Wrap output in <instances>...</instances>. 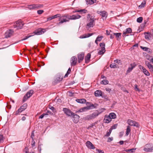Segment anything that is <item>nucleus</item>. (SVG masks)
Wrapping results in <instances>:
<instances>
[{
	"mask_svg": "<svg viewBox=\"0 0 153 153\" xmlns=\"http://www.w3.org/2000/svg\"><path fill=\"white\" fill-rule=\"evenodd\" d=\"M76 101L79 103L84 104L85 103L86 100L85 99H77L76 100Z\"/></svg>",
	"mask_w": 153,
	"mask_h": 153,
	"instance_id": "obj_25",
	"label": "nucleus"
},
{
	"mask_svg": "<svg viewBox=\"0 0 153 153\" xmlns=\"http://www.w3.org/2000/svg\"><path fill=\"white\" fill-rule=\"evenodd\" d=\"M35 145V142L32 139V141H31V146L32 147H34Z\"/></svg>",
	"mask_w": 153,
	"mask_h": 153,
	"instance_id": "obj_52",
	"label": "nucleus"
},
{
	"mask_svg": "<svg viewBox=\"0 0 153 153\" xmlns=\"http://www.w3.org/2000/svg\"><path fill=\"white\" fill-rule=\"evenodd\" d=\"M34 91L32 90H31L28 91L24 96L23 99V101L24 102L28 98L31 97Z\"/></svg>",
	"mask_w": 153,
	"mask_h": 153,
	"instance_id": "obj_6",
	"label": "nucleus"
},
{
	"mask_svg": "<svg viewBox=\"0 0 153 153\" xmlns=\"http://www.w3.org/2000/svg\"><path fill=\"white\" fill-rule=\"evenodd\" d=\"M113 140V137H108V139L107 142H110Z\"/></svg>",
	"mask_w": 153,
	"mask_h": 153,
	"instance_id": "obj_55",
	"label": "nucleus"
},
{
	"mask_svg": "<svg viewBox=\"0 0 153 153\" xmlns=\"http://www.w3.org/2000/svg\"><path fill=\"white\" fill-rule=\"evenodd\" d=\"M143 20V17H140L139 18H137V22L139 23H140L142 22Z\"/></svg>",
	"mask_w": 153,
	"mask_h": 153,
	"instance_id": "obj_43",
	"label": "nucleus"
},
{
	"mask_svg": "<svg viewBox=\"0 0 153 153\" xmlns=\"http://www.w3.org/2000/svg\"><path fill=\"white\" fill-rule=\"evenodd\" d=\"M111 133V131H108V132L105 135V136H107V137H108V136H109L110 134Z\"/></svg>",
	"mask_w": 153,
	"mask_h": 153,
	"instance_id": "obj_64",
	"label": "nucleus"
},
{
	"mask_svg": "<svg viewBox=\"0 0 153 153\" xmlns=\"http://www.w3.org/2000/svg\"><path fill=\"white\" fill-rule=\"evenodd\" d=\"M63 111L66 115L69 117H71L74 114V113L71 111L70 109L67 108H63Z\"/></svg>",
	"mask_w": 153,
	"mask_h": 153,
	"instance_id": "obj_9",
	"label": "nucleus"
},
{
	"mask_svg": "<svg viewBox=\"0 0 153 153\" xmlns=\"http://www.w3.org/2000/svg\"><path fill=\"white\" fill-rule=\"evenodd\" d=\"M55 19L54 18V16H53L51 17H49V18H47V21H48V20H51L53 19Z\"/></svg>",
	"mask_w": 153,
	"mask_h": 153,
	"instance_id": "obj_56",
	"label": "nucleus"
},
{
	"mask_svg": "<svg viewBox=\"0 0 153 153\" xmlns=\"http://www.w3.org/2000/svg\"><path fill=\"white\" fill-rule=\"evenodd\" d=\"M111 121V118L110 116H105V117L104 121L105 123H108Z\"/></svg>",
	"mask_w": 153,
	"mask_h": 153,
	"instance_id": "obj_19",
	"label": "nucleus"
},
{
	"mask_svg": "<svg viewBox=\"0 0 153 153\" xmlns=\"http://www.w3.org/2000/svg\"><path fill=\"white\" fill-rule=\"evenodd\" d=\"M108 80L106 79H104L101 82V84L103 85H106L108 84Z\"/></svg>",
	"mask_w": 153,
	"mask_h": 153,
	"instance_id": "obj_38",
	"label": "nucleus"
},
{
	"mask_svg": "<svg viewBox=\"0 0 153 153\" xmlns=\"http://www.w3.org/2000/svg\"><path fill=\"white\" fill-rule=\"evenodd\" d=\"M94 95L96 97L102 96V92L100 90H97L95 92Z\"/></svg>",
	"mask_w": 153,
	"mask_h": 153,
	"instance_id": "obj_20",
	"label": "nucleus"
},
{
	"mask_svg": "<svg viewBox=\"0 0 153 153\" xmlns=\"http://www.w3.org/2000/svg\"><path fill=\"white\" fill-rule=\"evenodd\" d=\"M109 116L112 119H115L116 117V114L114 113H112L109 114Z\"/></svg>",
	"mask_w": 153,
	"mask_h": 153,
	"instance_id": "obj_33",
	"label": "nucleus"
},
{
	"mask_svg": "<svg viewBox=\"0 0 153 153\" xmlns=\"http://www.w3.org/2000/svg\"><path fill=\"white\" fill-rule=\"evenodd\" d=\"M143 150L147 152H152L153 150V145L150 144L146 145L143 148Z\"/></svg>",
	"mask_w": 153,
	"mask_h": 153,
	"instance_id": "obj_5",
	"label": "nucleus"
},
{
	"mask_svg": "<svg viewBox=\"0 0 153 153\" xmlns=\"http://www.w3.org/2000/svg\"><path fill=\"white\" fill-rule=\"evenodd\" d=\"M34 136V131H33L31 133V137L32 139H33V137Z\"/></svg>",
	"mask_w": 153,
	"mask_h": 153,
	"instance_id": "obj_59",
	"label": "nucleus"
},
{
	"mask_svg": "<svg viewBox=\"0 0 153 153\" xmlns=\"http://www.w3.org/2000/svg\"><path fill=\"white\" fill-rule=\"evenodd\" d=\"M86 3L87 4H92L96 2V0H85Z\"/></svg>",
	"mask_w": 153,
	"mask_h": 153,
	"instance_id": "obj_29",
	"label": "nucleus"
},
{
	"mask_svg": "<svg viewBox=\"0 0 153 153\" xmlns=\"http://www.w3.org/2000/svg\"><path fill=\"white\" fill-rule=\"evenodd\" d=\"M71 72V69L70 68H69L65 75L64 76V77H68V75Z\"/></svg>",
	"mask_w": 153,
	"mask_h": 153,
	"instance_id": "obj_39",
	"label": "nucleus"
},
{
	"mask_svg": "<svg viewBox=\"0 0 153 153\" xmlns=\"http://www.w3.org/2000/svg\"><path fill=\"white\" fill-rule=\"evenodd\" d=\"M14 24V28H16L17 29H21L23 25V24L21 20H19L16 22Z\"/></svg>",
	"mask_w": 153,
	"mask_h": 153,
	"instance_id": "obj_7",
	"label": "nucleus"
},
{
	"mask_svg": "<svg viewBox=\"0 0 153 153\" xmlns=\"http://www.w3.org/2000/svg\"><path fill=\"white\" fill-rule=\"evenodd\" d=\"M96 150L99 153H104L103 151L100 149H97Z\"/></svg>",
	"mask_w": 153,
	"mask_h": 153,
	"instance_id": "obj_60",
	"label": "nucleus"
},
{
	"mask_svg": "<svg viewBox=\"0 0 153 153\" xmlns=\"http://www.w3.org/2000/svg\"><path fill=\"white\" fill-rule=\"evenodd\" d=\"M4 138L2 135H0V143L3 141Z\"/></svg>",
	"mask_w": 153,
	"mask_h": 153,
	"instance_id": "obj_47",
	"label": "nucleus"
},
{
	"mask_svg": "<svg viewBox=\"0 0 153 153\" xmlns=\"http://www.w3.org/2000/svg\"><path fill=\"white\" fill-rule=\"evenodd\" d=\"M128 124L130 126L139 127V125L138 123L132 120L129 119L127 121Z\"/></svg>",
	"mask_w": 153,
	"mask_h": 153,
	"instance_id": "obj_8",
	"label": "nucleus"
},
{
	"mask_svg": "<svg viewBox=\"0 0 153 153\" xmlns=\"http://www.w3.org/2000/svg\"><path fill=\"white\" fill-rule=\"evenodd\" d=\"M77 62V58L75 56H73L71 58V63L72 66L76 65Z\"/></svg>",
	"mask_w": 153,
	"mask_h": 153,
	"instance_id": "obj_14",
	"label": "nucleus"
},
{
	"mask_svg": "<svg viewBox=\"0 0 153 153\" xmlns=\"http://www.w3.org/2000/svg\"><path fill=\"white\" fill-rule=\"evenodd\" d=\"M141 48L143 50H144L145 51H147L149 48L146 47H143L142 46L141 47Z\"/></svg>",
	"mask_w": 153,
	"mask_h": 153,
	"instance_id": "obj_51",
	"label": "nucleus"
},
{
	"mask_svg": "<svg viewBox=\"0 0 153 153\" xmlns=\"http://www.w3.org/2000/svg\"><path fill=\"white\" fill-rule=\"evenodd\" d=\"M91 54L90 53L87 54L86 56L85 57V63H88L90 61Z\"/></svg>",
	"mask_w": 153,
	"mask_h": 153,
	"instance_id": "obj_24",
	"label": "nucleus"
},
{
	"mask_svg": "<svg viewBox=\"0 0 153 153\" xmlns=\"http://www.w3.org/2000/svg\"><path fill=\"white\" fill-rule=\"evenodd\" d=\"M71 117L74 123H76L79 121V116L77 114L74 113V114Z\"/></svg>",
	"mask_w": 153,
	"mask_h": 153,
	"instance_id": "obj_11",
	"label": "nucleus"
},
{
	"mask_svg": "<svg viewBox=\"0 0 153 153\" xmlns=\"http://www.w3.org/2000/svg\"><path fill=\"white\" fill-rule=\"evenodd\" d=\"M96 20V19L93 16H91L89 19L88 18L86 28L93 27L95 24V21Z\"/></svg>",
	"mask_w": 153,
	"mask_h": 153,
	"instance_id": "obj_1",
	"label": "nucleus"
},
{
	"mask_svg": "<svg viewBox=\"0 0 153 153\" xmlns=\"http://www.w3.org/2000/svg\"><path fill=\"white\" fill-rule=\"evenodd\" d=\"M114 62L116 63H118L119 64H121V61L119 59H116L114 60Z\"/></svg>",
	"mask_w": 153,
	"mask_h": 153,
	"instance_id": "obj_53",
	"label": "nucleus"
},
{
	"mask_svg": "<svg viewBox=\"0 0 153 153\" xmlns=\"http://www.w3.org/2000/svg\"><path fill=\"white\" fill-rule=\"evenodd\" d=\"M94 118L91 114L87 116L86 117V119L88 120H90Z\"/></svg>",
	"mask_w": 153,
	"mask_h": 153,
	"instance_id": "obj_37",
	"label": "nucleus"
},
{
	"mask_svg": "<svg viewBox=\"0 0 153 153\" xmlns=\"http://www.w3.org/2000/svg\"><path fill=\"white\" fill-rule=\"evenodd\" d=\"M117 124H114L113 126H112L111 127V128L113 129H116L117 128Z\"/></svg>",
	"mask_w": 153,
	"mask_h": 153,
	"instance_id": "obj_54",
	"label": "nucleus"
},
{
	"mask_svg": "<svg viewBox=\"0 0 153 153\" xmlns=\"http://www.w3.org/2000/svg\"><path fill=\"white\" fill-rule=\"evenodd\" d=\"M55 19L59 17H60L61 15L59 14H57L54 16Z\"/></svg>",
	"mask_w": 153,
	"mask_h": 153,
	"instance_id": "obj_58",
	"label": "nucleus"
},
{
	"mask_svg": "<svg viewBox=\"0 0 153 153\" xmlns=\"http://www.w3.org/2000/svg\"><path fill=\"white\" fill-rule=\"evenodd\" d=\"M13 31L11 30H9L6 31L5 33V37L6 38H8L12 36Z\"/></svg>",
	"mask_w": 153,
	"mask_h": 153,
	"instance_id": "obj_12",
	"label": "nucleus"
},
{
	"mask_svg": "<svg viewBox=\"0 0 153 153\" xmlns=\"http://www.w3.org/2000/svg\"><path fill=\"white\" fill-rule=\"evenodd\" d=\"M46 29L44 28H39L33 32L32 33L33 36L35 35H40L43 34L46 32Z\"/></svg>",
	"mask_w": 153,
	"mask_h": 153,
	"instance_id": "obj_3",
	"label": "nucleus"
},
{
	"mask_svg": "<svg viewBox=\"0 0 153 153\" xmlns=\"http://www.w3.org/2000/svg\"><path fill=\"white\" fill-rule=\"evenodd\" d=\"M63 79V77L60 75H58L56 77V79L53 82V84L56 85L57 83L60 82Z\"/></svg>",
	"mask_w": 153,
	"mask_h": 153,
	"instance_id": "obj_10",
	"label": "nucleus"
},
{
	"mask_svg": "<svg viewBox=\"0 0 153 153\" xmlns=\"http://www.w3.org/2000/svg\"><path fill=\"white\" fill-rule=\"evenodd\" d=\"M84 55L85 53L83 52H82L78 54V58L79 63H80L83 60L84 57Z\"/></svg>",
	"mask_w": 153,
	"mask_h": 153,
	"instance_id": "obj_13",
	"label": "nucleus"
},
{
	"mask_svg": "<svg viewBox=\"0 0 153 153\" xmlns=\"http://www.w3.org/2000/svg\"><path fill=\"white\" fill-rule=\"evenodd\" d=\"M100 112H98L97 111H96L93 113L91 114L92 116L93 117L95 118L96 117H97L99 114H100Z\"/></svg>",
	"mask_w": 153,
	"mask_h": 153,
	"instance_id": "obj_31",
	"label": "nucleus"
},
{
	"mask_svg": "<svg viewBox=\"0 0 153 153\" xmlns=\"http://www.w3.org/2000/svg\"><path fill=\"white\" fill-rule=\"evenodd\" d=\"M110 39H112L114 38V34L113 33V34H110Z\"/></svg>",
	"mask_w": 153,
	"mask_h": 153,
	"instance_id": "obj_63",
	"label": "nucleus"
},
{
	"mask_svg": "<svg viewBox=\"0 0 153 153\" xmlns=\"http://www.w3.org/2000/svg\"><path fill=\"white\" fill-rule=\"evenodd\" d=\"M87 10H76V11L75 12H81V14L83 13H85L87 12Z\"/></svg>",
	"mask_w": 153,
	"mask_h": 153,
	"instance_id": "obj_42",
	"label": "nucleus"
},
{
	"mask_svg": "<svg viewBox=\"0 0 153 153\" xmlns=\"http://www.w3.org/2000/svg\"><path fill=\"white\" fill-rule=\"evenodd\" d=\"M105 51V48H101V50L98 52V54L99 55H102L103 54Z\"/></svg>",
	"mask_w": 153,
	"mask_h": 153,
	"instance_id": "obj_34",
	"label": "nucleus"
},
{
	"mask_svg": "<svg viewBox=\"0 0 153 153\" xmlns=\"http://www.w3.org/2000/svg\"><path fill=\"white\" fill-rule=\"evenodd\" d=\"M32 36H33V35H28L27 36H26V37L25 38H24L23 39H22L21 40V41H23V40H25L26 39H28V38H29Z\"/></svg>",
	"mask_w": 153,
	"mask_h": 153,
	"instance_id": "obj_50",
	"label": "nucleus"
},
{
	"mask_svg": "<svg viewBox=\"0 0 153 153\" xmlns=\"http://www.w3.org/2000/svg\"><path fill=\"white\" fill-rule=\"evenodd\" d=\"M44 12L43 10H38L37 13L39 14H41Z\"/></svg>",
	"mask_w": 153,
	"mask_h": 153,
	"instance_id": "obj_57",
	"label": "nucleus"
},
{
	"mask_svg": "<svg viewBox=\"0 0 153 153\" xmlns=\"http://www.w3.org/2000/svg\"><path fill=\"white\" fill-rule=\"evenodd\" d=\"M45 65L44 62H41V64H38V66L39 67H41V66H43Z\"/></svg>",
	"mask_w": 153,
	"mask_h": 153,
	"instance_id": "obj_62",
	"label": "nucleus"
},
{
	"mask_svg": "<svg viewBox=\"0 0 153 153\" xmlns=\"http://www.w3.org/2000/svg\"><path fill=\"white\" fill-rule=\"evenodd\" d=\"M81 16L79 15H73L72 16H70V19L71 20H75L80 18Z\"/></svg>",
	"mask_w": 153,
	"mask_h": 153,
	"instance_id": "obj_21",
	"label": "nucleus"
},
{
	"mask_svg": "<svg viewBox=\"0 0 153 153\" xmlns=\"http://www.w3.org/2000/svg\"><path fill=\"white\" fill-rule=\"evenodd\" d=\"M100 46L101 47V48H105V45L103 42L100 43Z\"/></svg>",
	"mask_w": 153,
	"mask_h": 153,
	"instance_id": "obj_46",
	"label": "nucleus"
},
{
	"mask_svg": "<svg viewBox=\"0 0 153 153\" xmlns=\"http://www.w3.org/2000/svg\"><path fill=\"white\" fill-rule=\"evenodd\" d=\"M113 34H114V35L115 36V37L117 40L120 37L121 34V33H114Z\"/></svg>",
	"mask_w": 153,
	"mask_h": 153,
	"instance_id": "obj_35",
	"label": "nucleus"
},
{
	"mask_svg": "<svg viewBox=\"0 0 153 153\" xmlns=\"http://www.w3.org/2000/svg\"><path fill=\"white\" fill-rule=\"evenodd\" d=\"M131 131L130 127L129 126H128L127 127V128L126 129V136H128Z\"/></svg>",
	"mask_w": 153,
	"mask_h": 153,
	"instance_id": "obj_32",
	"label": "nucleus"
},
{
	"mask_svg": "<svg viewBox=\"0 0 153 153\" xmlns=\"http://www.w3.org/2000/svg\"><path fill=\"white\" fill-rule=\"evenodd\" d=\"M97 13L100 14V15L102 17H106L107 16V13L105 10H103L102 11H97Z\"/></svg>",
	"mask_w": 153,
	"mask_h": 153,
	"instance_id": "obj_22",
	"label": "nucleus"
},
{
	"mask_svg": "<svg viewBox=\"0 0 153 153\" xmlns=\"http://www.w3.org/2000/svg\"><path fill=\"white\" fill-rule=\"evenodd\" d=\"M93 34V33H88V34H85L80 36V38L82 39L88 37L92 36Z\"/></svg>",
	"mask_w": 153,
	"mask_h": 153,
	"instance_id": "obj_28",
	"label": "nucleus"
},
{
	"mask_svg": "<svg viewBox=\"0 0 153 153\" xmlns=\"http://www.w3.org/2000/svg\"><path fill=\"white\" fill-rule=\"evenodd\" d=\"M48 115V114L47 113H43L39 117V119H42L43 118V117H44V116L45 115Z\"/></svg>",
	"mask_w": 153,
	"mask_h": 153,
	"instance_id": "obj_48",
	"label": "nucleus"
},
{
	"mask_svg": "<svg viewBox=\"0 0 153 153\" xmlns=\"http://www.w3.org/2000/svg\"><path fill=\"white\" fill-rule=\"evenodd\" d=\"M142 69L144 74L147 76H149L150 75L149 72L144 67H142Z\"/></svg>",
	"mask_w": 153,
	"mask_h": 153,
	"instance_id": "obj_26",
	"label": "nucleus"
},
{
	"mask_svg": "<svg viewBox=\"0 0 153 153\" xmlns=\"http://www.w3.org/2000/svg\"><path fill=\"white\" fill-rule=\"evenodd\" d=\"M146 3V1L145 0H143L141 4L138 6L139 9H142L144 7Z\"/></svg>",
	"mask_w": 153,
	"mask_h": 153,
	"instance_id": "obj_27",
	"label": "nucleus"
},
{
	"mask_svg": "<svg viewBox=\"0 0 153 153\" xmlns=\"http://www.w3.org/2000/svg\"><path fill=\"white\" fill-rule=\"evenodd\" d=\"M136 150V149H128V150H126V151L127 152H130L131 153H133L134 152L135 150Z\"/></svg>",
	"mask_w": 153,
	"mask_h": 153,
	"instance_id": "obj_40",
	"label": "nucleus"
},
{
	"mask_svg": "<svg viewBox=\"0 0 153 153\" xmlns=\"http://www.w3.org/2000/svg\"><path fill=\"white\" fill-rule=\"evenodd\" d=\"M110 66L111 68H117V64L115 63L111 64L110 65Z\"/></svg>",
	"mask_w": 153,
	"mask_h": 153,
	"instance_id": "obj_41",
	"label": "nucleus"
},
{
	"mask_svg": "<svg viewBox=\"0 0 153 153\" xmlns=\"http://www.w3.org/2000/svg\"><path fill=\"white\" fill-rule=\"evenodd\" d=\"M22 111L19 108L18 110H17L15 112V114L16 115H18L20 113H21Z\"/></svg>",
	"mask_w": 153,
	"mask_h": 153,
	"instance_id": "obj_45",
	"label": "nucleus"
},
{
	"mask_svg": "<svg viewBox=\"0 0 153 153\" xmlns=\"http://www.w3.org/2000/svg\"><path fill=\"white\" fill-rule=\"evenodd\" d=\"M27 105L26 103L24 104L19 108L22 111H24L27 108Z\"/></svg>",
	"mask_w": 153,
	"mask_h": 153,
	"instance_id": "obj_30",
	"label": "nucleus"
},
{
	"mask_svg": "<svg viewBox=\"0 0 153 153\" xmlns=\"http://www.w3.org/2000/svg\"><path fill=\"white\" fill-rule=\"evenodd\" d=\"M105 89L107 91H108L109 92H110L111 91V89L108 88H105Z\"/></svg>",
	"mask_w": 153,
	"mask_h": 153,
	"instance_id": "obj_61",
	"label": "nucleus"
},
{
	"mask_svg": "<svg viewBox=\"0 0 153 153\" xmlns=\"http://www.w3.org/2000/svg\"><path fill=\"white\" fill-rule=\"evenodd\" d=\"M131 67H129L127 71V73H129L137 65L134 62L133 63L130 64Z\"/></svg>",
	"mask_w": 153,
	"mask_h": 153,
	"instance_id": "obj_16",
	"label": "nucleus"
},
{
	"mask_svg": "<svg viewBox=\"0 0 153 153\" xmlns=\"http://www.w3.org/2000/svg\"><path fill=\"white\" fill-rule=\"evenodd\" d=\"M132 30L130 28H128L126 29V31H124L123 33V36H125L126 34L127 33H131Z\"/></svg>",
	"mask_w": 153,
	"mask_h": 153,
	"instance_id": "obj_23",
	"label": "nucleus"
},
{
	"mask_svg": "<svg viewBox=\"0 0 153 153\" xmlns=\"http://www.w3.org/2000/svg\"><path fill=\"white\" fill-rule=\"evenodd\" d=\"M87 147L90 149H94L95 148L94 145L89 141H87L86 143Z\"/></svg>",
	"mask_w": 153,
	"mask_h": 153,
	"instance_id": "obj_17",
	"label": "nucleus"
},
{
	"mask_svg": "<svg viewBox=\"0 0 153 153\" xmlns=\"http://www.w3.org/2000/svg\"><path fill=\"white\" fill-rule=\"evenodd\" d=\"M70 16L68 15H65L60 16L59 18V21L61 20L60 21L57 23L58 25H59L61 24L64 22H68L70 19Z\"/></svg>",
	"mask_w": 153,
	"mask_h": 153,
	"instance_id": "obj_2",
	"label": "nucleus"
},
{
	"mask_svg": "<svg viewBox=\"0 0 153 153\" xmlns=\"http://www.w3.org/2000/svg\"><path fill=\"white\" fill-rule=\"evenodd\" d=\"M145 35V38L147 39H149V37H150V34L149 32L146 33L145 32L144 33Z\"/></svg>",
	"mask_w": 153,
	"mask_h": 153,
	"instance_id": "obj_36",
	"label": "nucleus"
},
{
	"mask_svg": "<svg viewBox=\"0 0 153 153\" xmlns=\"http://www.w3.org/2000/svg\"><path fill=\"white\" fill-rule=\"evenodd\" d=\"M103 36H98L96 38V39L98 41H100L102 39Z\"/></svg>",
	"mask_w": 153,
	"mask_h": 153,
	"instance_id": "obj_49",
	"label": "nucleus"
},
{
	"mask_svg": "<svg viewBox=\"0 0 153 153\" xmlns=\"http://www.w3.org/2000/svg\"><path fill=\"white\" fill-rule=\"evenodd\" d=\"M49 108L51 109L53 112L55 113L56 112V111L55 108L51 106H50L49 107Z\"/></svg>",
	"mask_w": 153,
	"mask_h": 153,
	"instance_id": "obj_44",
	"label": "nucleus"
},
{
	"mask_svg": "<svg viewBox=\"0 0 153 153\" xmlns=\"http://www.w3.org/2000/svg\"><path fill=\"white\" fill-rule=\"evenodd\" d=\"M145 64L149 68L150 71L153 74V65L150 63V62L148 61H146Z\"/></svg>",
	"mask_w": 153,
	"mask_h": 153,
	"instance_id": "obj_15",
	"label": "nucleus"
},
{
	"mask_svg": "<svg viewBox=\"0 0 153 153\" xmlns=\"http://www.w3.org/2000/svg\"><path fill=\"white\" fill-rule=\"evenodd\" d=\"M43 7L42 4H35L28 5L26 8L30 9H39L42 8Z\"/></svg>",
	"mask_w": 153,
	"mask_h": 153,
	"instance_id": "obj_4",
	"label": "nucleus"
},
{
	"mask_svg": "<svg viewBox=\"0 0 153 153\" xmlns=\"http://www.w3.org/2000/svg\"><path fill=\"white\" fill-rule=\"evenodd\" d=\"M94 107V105L93 104H92L91 105H90L89 106H88L87 107H85L84 108H82L80 109V112H82L83 111H84L85 110H88L90 109L91 108V107Z\"/></svg>",
	"mask_w": 153,
	"mask_h": 153,
	"instance_id": "obj_18",
	"label": "nucleus"
}]
</instances>
